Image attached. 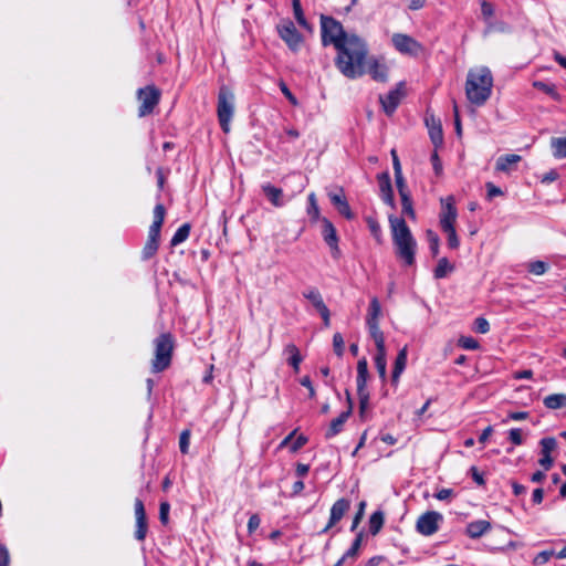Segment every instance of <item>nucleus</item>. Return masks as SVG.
<instances>
[{"label":"nucleus","mask_w":566,"mask_h":566,"mask_svg":"<svg viewBox=\"0 0 566 566\" xmlns=\"http://www.w3.org/2000/svg\"><path fill=\"white\" fill-rule=\"evenodd\" d=\"M321 38L324 46L333 45L337 51L335 65L348 78L365 74L368 49L364 40L356 34H348L342 23L333 17H321Z\"/></svg>","instance_id":"obj_1"},{"label":"nucleus","mask_w":566,"mask_h":566,"mask_svg":"<svg viewBox=\"0 0 566 566\" xmlns=\"http://www.w3.org/2000/svg\"><path fill=\"white\" fill-rule=\"evenodd\" d=\"M390 234L395 248V254L405 266L416 263L417 241L402 217L390 214L388 217Z\"/></svg>","instance_id":"obj_2"},{"label":"nucleus","mask_w":566,"mask_h":566,"mask_svg":"<svg viewBox=\"0 0 566 566\" xmlns=\"http://www.w3.org/2000/svg\"><path fill=\"white\" fill-rule=\"evenodd\" d=\"M493 87V76L491 71L482 66L476 70H470L467 75L465 95L470 103L482 106L490 98Z\"/></svg>","instance_id":"obj_3"},{"label":"nucleus","mask_w":566,"mask_h":566,"mask_svg":"<svg viewBox=\"0 0 566 566\" xmlns=\"http://www.w3.org/2000/svg\"><path fill=\"white\" fill-rule=\"evenodd\" d=\"M154 220L148 230L147 241L142 250V260L147 261L156 255L159 241L160 231L164 224L166 209L163 203H157L154 208Z\"/></svg>","instance_id":"obj_4"},{"label":"nucleus","mask_w":566,"mask_h":566,"mask_svg":"<svg viewBox=\"0 0 566 566\" xmlns=\"http://www.w3.org/2000/svg\"><path fill=\"white\" fill-rule=\"evenodd\" d=\"M155 356L151 361V370L160 373L167 369L171 364L172 352L175 347L174 337L170 333H163L154 340Z\"/></svg>","instance_id":"obj_5"},{"label":"nucleus","mask_w":566,"mask_h":566,"mask_svg":"<svg viewBox=\"0 0 566 566\" xmlns=\"http://www.w3.org/2000/svg\"><path fill=\"white\" fill-rule=\"evenodd\" d=\"M234 114V94L226 85L219 88L217 115L223 133L230 132V123Z\"/></svg>","instance_id":"obj_6"},{"label":"nucleus","mask_w":566,"mask_h":566,"mask_svg":"<svg viewBox=\"0 0 566 566\" xmlns=\"http://www.w3.org/2000/svg\"><path fill=\"white\" fill-rule=\"evenodd\" d=\"M138 99L140 101L138 115L140 117L147 116L150 113H153L154 108L159 103L160 92L154 85H149L144 88H139L138 90Z\"/></svg>","instance_id":"obj_7"},{"label":"nucleus","mask_w":566,"mask_h":566,"mask_svg":"<svg viewBox=\"0 0 566 566\" xmlns=\"http://www.w3.org/2000/svg\"><path fill=\"white\" fill-rule=\"evenodd\" d=\"M280 38L292 51H297L303 42V35L291 20H283L276 27Z\"/></svg>","instance_id":"obj_8"},{"label":"nucleus","mask_w":566,"mask_h":566,"mask_svg":"<svg viewBox=\"0 0 566 566\" xmlns=\"http://www.w3.org/2000/svg\"><path fill=\"white\" fill-rule=\"evenodd\" d=\"M443 521L441 513L436 511H428L420 515L416 523L418 533L424 536H431L439 530V524Z\"/></svg>","instance_id":"obj_9"},{"label":"nucleus","mask_w":566,"mask_h":566,"mask_svg":"<svg viewBox=\"0 0 566 566\" xmlns=\"http://www.w3.org/2000/svg\"><path fill=\"white\" fill-rule=\"evenodd\" d=\"M391 41L395 49L402 54L417 56L423 50V46L420 42L407 34L395 33L391 38Z\"/></svg>","instance_id":"obj_10"},{"label":"nucleus","mask_w":566,"mask_h":566,"mask_svg":"<svg viewBox=\"0 0 566 566\" xmlns=\"http://www.w3.org/2000/svg\"><path fill=\"white\" fill-rule=\"evenodd\" d=\"M405 97V83L400 82L397 86L389 91L385 96H379V101L381 103L384 112L391 116L397 107L399 106L401 99Z\"/></svg>","instance_id":"obj_11"},{"label":"nucleus","mask_w":566,"mask_h":566,"mask_svg":"<svg viewBox=\"0 0 566 566\" xmlns=\"http://www.w3.org/2000/svg\"><path fill=\"white\" fill-rule=\"evenodd\" d=\"M322 222V235L325 243L329 247L332 256L334 259H338L340 256V249L338 245L339 238L337 235L336 228L334 224L325 217L321 219Z\"/></svg>","instance_id":"obj_12"},{"label":"nucleus","mask_w":566,"mask_h":566,"mask_svg":"<svg viewBox=\"0 0 566 566\" xmlns=\"http://www.w3.org/2000/svg\"><path fill=\"white\" fill-rule=\"evenodd\" d=\"M442 210L440 213V227L441 229L455 227V221L458 217L457 208L454 205V198L452 196H448L447 198H441Z\"/></svg>","instance_id":"obj_13"},{"label":"nucleus","mask_w":566,"mask_h":566,"mask_svg":"<svg viewBox=\"0 0 566 566\" xmlns=\"http://www.w3.org/2000/svg\"><path fill=\"white\" fill-rule=\"evenodd\" d=\"M135 509V518H136V530L134 533L135 538L138 542H144L148 531L147 516L144 506V502L140 499L135 500L134 504Z\"/></svg>","instance_id":"obj_14"},{"label":"nucleus","mask_w":566,"mask_h":566,"mask_svg":"<svg viewBox=\"0 0 566 566\" xmlns=\"http://www.w3.org/2000/svg\"><path fill=\"white\" fill-rule=\"evenodd\" d=\"M328 198L340 216L347 220H353L355 218L343 188H338L335 192H328Z\"/></svg>","instance_id":"obj_15"},{"label":"nucleus","mask_w":566,"mask_h":566,"mask_svg":"<svg viewBox=\"0 0 566 566\" xmlns=\"http://www.w3.org/2000/svg\"><path fill=\"white\" fill-rule=\"evenodd\" d=\"M541 446V454L542 457L538 460V464L545 470H549L554 460L551 457V453L557 448V441L554 437H545L539 441Z\"/></svg>","instance_id":"obj_16"},{"label":"nucleus","mask_w":566,"mask_h":566,"mask_svg":"<svg viewBox=\"0 0 566 566\" xmlns=\"http://www.w3.org/2000/svg\"><path fill=\"white\" fill-rule=\"evenodd\" d=\"M380 198L391 209H396L391 179L388 171H384L377 176Z\"/></svg>","instance_id":"obj_17"},{"label":"nucleus","mask_w":566,"mask_h":566,"mask_svg":"<svg viewBox=\"0 0 566 566\" xmlns=\"http://www.w3.org/2000/svg\"><path fill=\"white\" fill-rule=\"evenodd\" d=\"M350 509V501L342 497L338 499L331 509V515L327 525L322 533H326L329 528L335 526Z\"/></svg>","instance_id":"obj_18"},{"label":"nucleus","mask_w":566,"mask_h":566,"mask_svg":"<svg viewBox=\"0 0 566 566\" xmlns=\"http://www.w3.org/2000/svg\"><path fill=\"white\" fill-rule=\"evenodd\" d=\"M346 395H347L348 408H347V410L340 412V415L337 418L332 420L329 428L325 432L326 439H331V438L335 437L336 434H338L343 430L345 422L347 421V419L349 418V416L353 412V403H352L349 391H346Z\"/></svg>","instance_id":"obj_19"},{"label":"nucleus","mask_w":566,"mask_h":566,"mask_svg":"<svg viewBox=\"0 0 566 566\" xmlns=\"http://www.w3.org/2000/svg\"><path fill=\"white\" fill-rule=\"evenodd\" d=\"M426 124L429 128V136L432 144L439 147L443 143V132L440 120H436L434 116L426 117Z\"/></svg>","instance_id":"obj_20"},{"label":"nucleus","mask_w":566,"mask_h":566,"mask_svg":"<svg viewBox=\"0 0 566 566\" xmlns=\"http://www.w3.org/2000/svg\"><path fill=\"white\" fill-rule=\"evenodd\" d=\"M261 188L268 200L274 207L280 208L284 206L285 202L283 200V190L281 188H277L270 182L263 184Z\"/></svg>","instance_id":"obj_21"},{"label":"nucleus","mask_w":566,"mask_h":566,"mask_svg":"<svg viewBox=\"0 0 566 566\" xmlns=\"http://www.w3.org/2000/svg\"><path fill=\"white\" fill-rule=\"evenodd\" d=\"M407 365V348L403 347L399 350L397 354V357L395 359V365L391 374V384L397 387L399 382V378L401 374L403 373Z\"/></svg>","instance_id":"obj_22"},{"label":"nucleus","mask_w":566,"mask_h":566,"mask_svg":"<svg viewBox=\"0 0 566 566\" xmlns=\"http://www.w3.org/2000/svg\"><path fill=\"white\" fill-rule=\"evenodd\" d=\"M491 530V523L485 520L470 522L467 525L465 533L471 538H479Z\"/></svg>","instance_id":"obj_23"},{"label":"nucleus","mask_w":566,"mask_h":566,"mask_svg":"<svg viewBox=\"0 0 566 566\" xmlns=\"http://www.w3.org/2000/svg\"><path fill=\"white\" fill-rule=\"evenodd\" d=\"M368 364L366 358H361L357 363V391L367 390Z\"/></svg>","instance_id":"obj_24"},{"label":"nucleus","mask_w":566,"mask_h":566,"mask_svg":"<svg viewBox=\"0 0 566 566\" xmlns=\"http://www.w3.org/2000/svg\"><path fill=\"white\" fill-rule=\"evenodd\" d=\"M284 353L289 355L287 364L294 369L295 373L300 371V365L303 360L298 348L294 344H287Z\"/></svg>","instance_id":"obj_25"},{"label":"nucleus","mask_w":566,"mask_h":566,"mask_svg":"<svg viewBox=\"0 0 566 566\" xmlns=\"http://www.w3.org/2000/svg\"><path fill=\"white\" fill-rule=\"evenodd\" d=\"M533 87L547 94L555 102H562L563 96L557 92L556 85L543 81H534Z\"/></svg>","instance_id":"obj_26"},{"label":"nucleus","mask_w":566,"mask_h":566,"mask_svg":"<svg viewBox=\"0 0 566 566\" xmlns=\"http://www.w3.org/2000/svg\"><path fill=\"white\" fill-rule=\"evenodd\" d=\"M521 159V156L516 154L500 156L496 160L495 168L497 171L507 172L511 170L512 165L517 164Z\"/></svg>","instance_id":"obj_27"},{"label":"nucleus","mask_w":566,"mask_h":566,"mask_svg":"<svg viewBox=\"0 0 566 566\" xmlns=\"http://www.w3.org/2000/svg\"><path fill=\"white\" fill-rule=\"evenodd\" d=\"M303 296L313 304L317 312L326 307L322 294L316 287H311L304 291Z\"/></svg>","instance_id":"obj_28"},{"label":"nucleus","mask_w":566,"mask_h":566,"mask_svg":"<svg viewBox=\"0 0 566 566\" xmlns=\"http://www.w3.org/2000/svg\"><path fill=\"white\" fill-rule=\"evenodd\" d=\"M367 326H368V329H369V334H370L371 338L375 342L376 349L377 350L386 349L385 336H384V333L379 328V322L378 323L367 324Z\"/></svg>","instance_id":"obj_29"},{"label":"nucleus","mask_w":566,"mask_h":566,"mask_svg":"<svg viewBox=\"0 0 566 566\" xmlns=\"http://www.w3.org/2000/svg\"><path fill=\"white\" fill-rule=\"evenodd\" d=\"M543 403L548 409H558L566 406V394H553L544 398Z\"/></svg>","instance_id":"obj_30"},{"label":"nucleus","mask_w":566,"mask_h":566,"mask_svg":"<svg viewBox=\"0 0 566 566\" xmlns=\"http://www.w3.org/2000/svg\"><path fill=\"white\" fill-rule=\"evenodd\" d=\"M551 147L553 156L562 159L566 158V136L565 137H553L551 139Z\"/></svg>","instance_id":"obj_31"},{"label":"nucleus","mask_w":566,"mask_h":566,"mask_svg":"<svg viewBox=\"0 0 566 566\" xmlns=\"http://www.w3.org/2000/svg\"><path fill=\"white\" fill-rule=\"evenodd\" d=\"M190 230H191L190 223H184L182 226H180L177 229V231L175 232V234L172 235V238L170 240V245L177 247V245L181 244L182 242H185L190 234Z\"/></svg>","instance_id":"obj_32"},{"label":"nucleus","mask_w":566,"mask_h":566,"mask_svg":"<svg viewBox=\"0 0 566 566\" xmlns=\"http://www.w3.org/2000/svg\"><path fill=\"white\" fill-rule=\"evenodd\" d=\"M453 270H454V266L449 262V260L447 258H441L438 261V264L433 270V276H434V279H438V280L443 279Z\"/></svg>","instance_id":"obj_33"},{"label":"nucleus","mask_w":566,"mask_h":566,"mask_svg":"<svg viewBox=\"0 0 566 566\" xmlns=\"http://www.w3.org/2000/svg\"><path fill=\"white\" fill-rule=\"evenodd\" d=\"M375 366L379 374V377L385 381L387 378L386 349L377 350L375 356Z\"/></svg>","instance_id":"obj_34"},{"label":"nucleus","mask_w":566,"mask_h":566,"mask_svg":"<svg viewBox=\"0 0 566 566\" xmlns=\"http://www.w3.org/2000/svg\"><path fill=\"white\" fill-rule=\"evenodd\" d=\"M385 522V516L381 511H375L369 517V532L371 535H377Z\"/></svg>","instance_id":"obj_35"},{"label":"nucleus","mask_w":566,"mask_h":566,"mask_svg":"<svg viewBox=\"0 0 566 566\" xmlns=\"http://www.w3.org/2000/svg\"><path fill=\"white\" fill-rule=\"evenodd\" d=\"M381 314V306L377 297H373L369 304L366 323H378Z\"/></svg>","instance_id":"obj_36"},{"label":"nucleus","mask_w":566,"mask_h":566,"mask_svg":"<svg viewBox=\"0 0 566 566\" xmlns=\"http://www.w3.org/2000/svg\"><path fill=\"white\" fill-rule=\"evenodd\" d=\"M363 537H364L363 532H359L356 535L355 539L352 543V546L348 548V551L339 559V560H343V564L345 563V560L347 558H356L357 557L358 551H359V548L361 546V543H363Z\"/></svg>","instance_id":"obj_37"},{"label":"nucleus","mask_w":566,"mask_h":566,"mask_svg":"<svg viewBox=\"0 0 566 566\" xmlns=\"http://www.w3.org/2000/svg\"><path fill=\"white\" fill-rule=\"evenodd\" d=\"M292 8H293V13H294V17H295V20L297 21V23L302 28L310 30L311 25L307 22V20L305 19V15H304V12L302 9V4H301V0H292Z\"/></svg>","instance_id":"obj_38"},{"label":"nucleus","mask_w":566,"mask_h":566,"mask_svg":"<svg viewBox=\"0 0 566 566\" xmlns=\"http://www.w3.org/2000/svg\"><path fill=\"white\" fill-rule=\"evenodd\" d=\"M359 398V417L361 420L368 419L369 392L368 390L357 391Z\"/></svg>","instance_id":"obj_39"},{"label":"nucleus","mask_w":566,"mask_h":566,"mask_svg":"<svg viewBox=\"0 0 566 566\" xmlns=\"http://www.w3.org/2000/svg\"><path fill=\"white\" fill-rule=\"evenodd\" d=\"M369 74L371 77L379 82L387 80V70L384 65H380L377 61H374L369 66Z\"/></svg>","instance_id":"obj_40"},{"label":"nucleus","mask_w":566,"mask_h":566,"mask_svg":"<svg viewBox=\"0 0 566 566\" xmlns=\"http://www.w3.org/2000/svg\"><path fill=\"white\" fill-rule=\"evenodd\" d=\"M401 200V212L410 219H416V211L413 209V202L411 195H405L400 197Z\"/></svg>","instance_id":"obj_41"},{"label":"nucleus","mask_w":566,"mask_h":566,"mask_svg":"<svg viewBox=\"0 0 566 566\" xmlns=\"http://www.w3.org/2000/svg\"><path fill=\"white\" fill-rule=\"evenodd\" d=\"M426 237L429 242V249L432 256H437L439 254L440 239L439 235L433 230H427Z\"/></svg>","instance_id":"obj_42"},{"label":"nucleus","mask_w":566,"mask_h":566,"mask_svg":"<svg viewBox=\"0 0 566 566\" xmlns=\"http://www.w3.org/2000/svg\"><path fill=\"white\" fill-rule=\"evenodd\" d=\"M447 234L448 247L452 250H455L460 245V240L457 235L455 227H449L441 229Z\"/></svg>","instance_id":"obj_43"},{"label":"nucleus","mask_w":566,"mask_h":566,"mask_svg":"<svg viewBox=\"0 0 566 566\" xmlns=\"http://www.w3.org/2000/svg\"><path fill=\"white\" fill-rule=\"evenodd\" d=\"M394 175H395L396 187L398 189L399 196L401 197L405 195H411L410 190L406 184V180L403 178L402 170L398 171V172H394Z\"/></svg>","instance_id":"obj_44"},{"label":"nucleus","mask_w":566,"mask_h":566,"mask_svg":"<svg viewBox=\"0 0 566 566\" xmlns=\"http://www.w3.org/2000/svg\"><path fill=\"white\" fill-rule=\"evenodd\" d=\"M459 346L467 350H474L479 348V342L471 336H462L459 339Z\"/></svg>","instance_id":"obj_45"},{"label":"nucleus","mask_w":566,"mask_h":566,"mask_svg":"<svg viewBox=\"0 0 566 566\" xmlns=\"http://www.w3.org/2000/svg\"><path fill=\"white\" fill-rule=\"evenodd\" d=\"M548 269L547 263L543 261H533L528 264V272L535 275L544 274Z\"/></svg>","instance_id":"obj_46"},{"label":"nucleus","mask_w":566,"mask_h":566,"mask_svg":"<svg viewBox=\"0 0 566 566\" xmlns=\"http://www.w3.org/2000/svg\"><path fill=\"white\" fill-rule=\"evenodd\" d=\"M190 430L186 429L180 433L179 437V449L182 454H187L190 443Z\"/></svg>","instance_id":"obj_47"},{"label":"nucleus","mask_w":566,"mask_h":566,"mask_svg":"<svg viewBox=\"0 0 566 566\" xmlns=\"http://www.w3.org/2000/svg\"><path fill=\"white\" fill-rule=\"evenodd\" d=\"M473 329L479 334H486L490 331V323L484 317L474 319Z\"/></svg>","instance_id":"obj_48"},{"label":"nucleus","mask_w":566,"mask_h":566,"mask_svg":"<svg viewBox=\"0 0 566 566\" xmlns=\"http://www.w3.org/2000/svg\"><path fill=\"white\" fill-rule=\"evenodd\" d=\"M553 556H555V552L553 549H546V551H542L539 552L535 558H534V564L535 565H544L546 564Z\"/></svg>","instance_id":"obj_49"},{"label":"nucleus","mask_w":566,"mask_h":566,"mask_svg":"<svg viewBox=\"0 0 566 566\" xmlns=\"http://www.w3.org/2000/svg\"><path fill=\"white\" fill-rule=\"evenodd\" d=\"M333 347L334 352L338 357H342L344 354V338L340 333H335L333 336Z\"/></svg>","instance_id":"obj_50"},{"label":"nucleus","mask_w":566,"mask_h":566,"mask_svg":"<svg viewBox=\"0 0 566 566\" xmlns=\"http://www.w3.org/2000/svg\"><path fill=\"white\" fill-rule=\"evenodd\" d=\"M365 507H366V502L365 501H361L359 504H358V510H357V513L353 520V523H352V526H350V531L354 532L357 526L359 525L361 518L364 517V514H365Z\"/></svg>","instance_id":"obj_51"},{"label":"nucleus","mask_w":566,"mask_h":566,"mask_svg":"<svg viewBox=\"0 0 566 566\" xmlns=\"http://www.w3.org/2000/svg\"><path fill=\"white\" fill-rule=\"evenodd\" d=\"M510 441L515 446H521L523 443L522 431L518 428H513L509 432Z\"/></svg>","instance_id":"obj_52"},{"label":"nucleus","mask_w":566,"mask_h":566,"mask_svg":"<svg viewBox=\"0 0 566 566\" xmlns=\"http://www.w3.org/2000/svg\"><path fill=\"white\" fill-rule=\"evenodd\" d=\"M170 505L168 502H161L159 506V520L160 522L166 525L168 523V515H169Z\"/></svg>","instance_id":"obj_53"},{"label":"nucleus","mask_w":566,"mask_h":566,"mask_svg":"<svg viewBox=\"0 0 566 566\" xmlns=\"http://www.w3.org/2000/svg\"><path fill=\"white\" fill-rule=\"evenodd\" d=\"M368 226H369V229H370V232L373 233V235L375 237V239L380 242V239H381V229H380V226L377 221L370 219L368 220Z\"/></svg>","instance_id":"obj_54"},{"label":"nucleus","mask_w":566,"mask_h":566,"mask_svg":"<svg viewBox=\"0 0 566 566\" xmlns=\"http://www.w3.org/2000/svg\"><path fill=\"white\" fill-rule=\"evenodd\" d=\"M280 90L281 92L283 93V95L293 104V105H296L297 104V99L296 97L292 94V92L290 91V88L287 87V85L285 84V82L281 81L280 84Z\"/></svg>","instance_id":"obj_55"},{"label":"nucleus","mask_w":566,"mask_h":566,"mask_svg":"<svg viewBox=\"0 0 566 566\" xmlns=\"http://www.w3.org/2000/svg\"><path fill=\"white\" fill-rule=\"evenodd\" d=\"M261 520L258 514H252L248 521V532L252 534L260 526Z\"/></svg>","instance_id":"obj_56"},{"label":"nucleus","mask_w":566,"mask_h":566,"mask_svg":"<svg viewBox=\"0 0 566 566\" xmlns=\"http://www.w3.org/2000/svg\"><path fill=\"white\" fill-rule=\"evenodd\" d=\"M485 187H486L488 198H489V199H492V198H494V197H496V196H501V195H503V191L501 190V188H500V187H497V186H495V185H494V184H492V182H488V184L485 185Z\"/></svg>","instance_id":"obj_57"},{"label":"nucleus","mask_w":566,"mask_h":566,"mask_svg":"<svg viewBox=\"0 0 566 566\" xmlns=\"http://www.w3.org/2000/svg\"><path fill=\"white\" fill-rule=\"evenodd\" d=\"M307 214L310 216L311 220L312 221H321V213H319V208L317 205H308V208H307Z\"/></svg>","instance_id":"obj_58"},{"label":"nucleus","mask_w":566,"mask_h":566,"mask_svg":"<svg viewBox=\"0 0 566 566\" xmlns=\"http://www.w3.org/2000/svg\"><path fill=\"white\" fill-rule=\"evenodd\" d=\"M10 556L8 548L0 544V566H9Z\"/></svg>","instance_id":"obj_59"},{"label":"nucleus","mask_w":566,"mask_h":566,"mask_svg":"<svg viewBox=\"0 0 566 566\" xmlns=\"http://www.w3.org/2000/svg\"><path fill=\"white\" fill-rule=\"evenodd\" d=\"M301 385L306 387L308 389V397L314 398L315 397V389L313 387V384L311 381V378L308 376H305L301 379Z\"/></svg>","instance_id":"obj_60"},{"label":"nucleus","mask_w":566,"mask_h":566,"mask_svg":"<svg viewBox=\"0 0 566 566\" xmlns=\"http://www.w3.org/2000/svg\"><path fill=\"white\" fill-rule=\"evenodd\" d=\"M481 11L485 19H489L493 15L494 9L493 6L486 1H483L481 4Z\"/></svg>","instance_id":"obj_61"},{"label":"nucleus","mask_w":566,"mask_h":566,"mask_svg":"<svg viewBox=\"0 0 566 566\" xmlns=\"http://www.w3.org/2000/svg\"><path fill=\"white\" fill-rule=\"evenodd\" d=\"M470 472H471V476L473 479V481L479 484V485H483L485 483L484 481V478H483V474L479 472V470L475 468V467H472L470 469Z\"/></svg>","instance_id":"obj_62"},{"label":"nucleus","mask_w":566,"mask_h":566,"mask_svg":"<svg viewBox=\"0 0 566 566\" xmlns=\"http://www.w3.org/2000/svg\"><path fill=\"white\" fill-rule=\"evenodd\" d=\"M431 163L436 174L439 175L442 170V165L436 150L431 154Z\"/></svg>","instance_id":"obj_63"},{"label":"nucleus","mask_w":566,"mask_h":566,"mask_svg":"<svg viewBox=\"0 0 566 566\" xmlns=\"http://www.w3.org/2000/svg\"><path fill=\"white\" fill-rule=\"evenodd\" d=\"M544 491L541 488H537L533 491L532 501L534 504H541L543 502Z\"/></svg>","instance_id":"obj_64"}]
</instances>
